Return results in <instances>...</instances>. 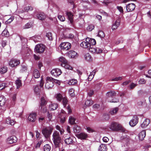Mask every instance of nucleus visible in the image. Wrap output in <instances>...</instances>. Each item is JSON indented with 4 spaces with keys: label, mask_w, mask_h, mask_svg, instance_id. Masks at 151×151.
I'll return each mask as SVG.
<instances>
[{
    "label": "nucleus",
    "mask_w": 151,
    "mask_h": 151,
    "mask_svg": "<svg viewBox=\"0 0 151 151\" xmlns=\"http://www.w3.org/2000/svg\"><path fill=\"white\" fill-rule=\"evenodd\" d=\"M20 63V61L15 59H12L9 62V65L12 67L18 65Z\"/></svg>",
    "instance_id": "obj_13"
},
{
    "label": "nucleus",
    "mask_w": 151,
    "mask_h": 151,
    "mask_svg": "<svg viewBox=\"0 0 151 151\" xmlns=\"http://www.w3.org/2000/svg\"><path fill=\"white\" fill-rule=\"evenodd\" d=\"M67 15L68 17V23L70 26L73 27V15L70 12H67Z\"/></svg>",
    "instance_id": "obj_9"
},
{
    "label": "nucleus",
    "mask_w": 151,
    "mask_h": 151,
    "mask_svg": "<svg viewBox=\"0 0 151 151\" xmlns=\"http://www.w3.org/2000/svg\"><path fill=\"white\" fill-rule=\"evenodd\" d=\"M135 7V5L133 3L128 4L126 6V9L127 12H131L133 11Z\"/></svg>",
    "instance_id": "obj_19"
},
{
    "label": "nucleus",
    "mask_w": 151,
    "mask_h": 151,
    "mask_svg": "<svg viewBox=\"0 0 151 151\" xmlns=\"http://www.w3.org/2000/svg\"><path fill=\"white\" fill-rule=\"evenodd\" d=\"M34 91L36 94L40 97V96H45V93L44 91H41L38 86H36L34 88Z\"/></svg>",
    "instance_id": "obj_14"
},
{
    "label": "nucleus",
    "mask_w": 151,
    "mask_h": 151,
    "mask_svg": "<svg viewBox=\"0 0 151 151\" xmlns=\"http://www.w3.org/2000/svg\"><path fill=\"white\" fill-rule=\"evenodd\" d=\"M76 118L73 116H69L68 120V122L70 124H73L75 123Z\"/></svg>",
    "instance_id": "obj_32"
},
{
    "label": "nucleus",
    "mask_w": 151,
    "mask_h": 151,
    "mask_svg": "<svg viewBox=\"0 0 151 151\" xmlns=\"http://www.w3.org/2000/svg\"><path fill=\"white\" fill-rule=\"evenodd\" d=\"M96 71L93 70V71L90 73V75L88 76V80L89 81H91L93 78L94 75L96 73Z\"/></svg>",
    "instance_id": "obj_33"
},
{
    "label": "nucleus",
    "mask_w": 151,
    "mask_h": 151,
    "mask_svg": "<svg viewBox=\"0 0 151 151\" xmlns=\"http://www.w3.org/2000/svg\"><path fill=\"white\" fill-rule=\"evenodd\" d=\"M72 142V139L69 137L68 138H67V144H69Z\"/></svg>",
    "instance_id": "obj_56"
},
{
    "label": "nucleus",
    "mask_w": 151,
    "mask_h": 151,
    "mask_svg": "<svg viewBox=\"0 0 151 151\" xmlns=\"http://www.w3.org/2000/svg\"><path fill=\"white\" fill-rule=\"evenodd\" d=\"M67 55L69 58H76L78 57L77 53L73 50H71L67 52Z\"/></svg>",
    "instance_id": "obj_12"
},
{
    "label": "nucleus",
    "mask_w": 151,
    "mask_h": 151,
    "mask_svg": "<svg viewBox=\"0 0 151 151\" xmlns=\"http://www.w3.org/2000/svg\"><path fill=\"white\" fill-rule=\"evenodd\" d=\"M44 96H42L41 97L40 106H46L47 103V101L44 98Z\"/></svg>",
    "instance_id": "obj_25"
},
{
    "label": "nucleus",
    "mask_w": 151,
    "mask_h": 151,
    "mask_svg": "<svg viewBox=\"0 0 151 151\" xmlns=\"http://www.w3.org/2000/svg\"><path fill=\"white\" fill-rule=\"evenodd\" d=\"M73 129V131L75 133H78L81 131V127L76 125L74 126Z\"/></svg>",
    "instance_id": "obj_30"
},
{
    "label": "nucleus",
    "mask_w": 151,
    "mask_h": 151,
    "mask_svg": "<svg viewBox=\"0 0 151 151\" xmlns=\"http://www.w3.org/2000/svg\"><path fill=\"white\" fill-rule=\"evenodd\" d=\"M94 93V91L92 90H90L88 92V95L90 96H91Z\"/></svg>",
    "instance_id": "obj_61"
},
{
    "label": "nucleus",
    "mask_w": 151,
    "mask_h": 151,
    "mask_svg": "<svg viewBox=\"0 0 151 151\" xmlns=\"http://www.w3.org/2000/svg\"><path fill=\"white\" fill-rule=\"evenodd\" d=\"M98 35L99 37L101 38L104 37L105 35L104 32L102 31H99V32Z\"/></svg>",
    "instance_id": "obj_48"
},
{
    "label": "nucleus",
    "mask_w": 151,
    "mask_h": 151,
    "mask_svg": "<svg viewBox=\"0 0 151 151\" xmlns=\"http://www.w3.org/2000/svg\"><path fill=\"white\" fill-rule=\"evenodd\" d=\"M51 149V147L48 144L45 145L44 146V151H50Z\"/></svg>",
    "instance_id": "obj_44"
},
{
    "label": "nucleus",
    "mask_w": 151,
    "mask_h": 151,
    "mask_svg": "<svg viewBox=\"0 0 151 151\" xmlns=\"http://www.w3.org/2000/svg\"><path fill=\"white\" fill-rule=\"evenodd\" d=\"M117 9L119 10V11L121 13H123V8L121 6H118L117 7Z\"/></svg>",
    "instance_id": "obj_57"
},
{
    "label": "nucleus",
    "mask_w": 151,
    "mask_h": 151,
    "mask_svg": "<svg viewBox=\"0 0 151 151\" xmlns=\"http://www.w3.org/2000/svg\"><path fill=\"white\" fill-rule=\"evenodd\" d=\"M24 10L25 12H28L33 10V8L32 6H28L25 7Z\"/></svg>",
    "instance_id": "obj_41"
},
{
    "label": "nucleus",
    "mask_w": 151,
    "mask_h": 151,
    "mask_svg": "<svg viewBox=\"0 0 151 151\" xmlns=\"http://www.w3.org/2000/svg\"><path fill=\"white\" fill-rule=\"evenodd\" d=\"M37 18L40 20H44L46 17V15L43 12L37 13L36 15Z\"/></svg>",
    "instance_id": "obj_17"
},
{
    "label": "nucleus",
    "mask_w": 151,
    "mask_h": 151,
    "mask_svg": "<svg viewBox=\"0 0 151 151\" xmlns=\"http://www.w3.org/2000/svg\"><path fill=\"white\" fill-rule=\"evenodd\" d=\"M36 113H32L30 114L28 117V119L29 121L34 122L36 120Z\"/></svg>",
    "instance_id": "obj_21"
},
{
    "label": "nucleus",
    "mask_w": 151,
    "mask_h": 151,
    "mask_svg": "<svg viewBox=\"0 0 151 151\" xmlns=\"http://www.w3.org/2000/svg\"><path fill=\"white\" fill-rule=\"evenodd\" d=\"M109 128L113 131L121 130L123 132L125 131V129L121 124L115 122H112Z\"/></svg>",
    "instance_id": "obj_3"
},
{
    "label": "nucleus",
    "mask_w": 151,
    "mask_h": 151,
    "mask_svg": "<svg viewBox=\"0 0 151 151\" xmlns=\"http://www.w3.org/2000/svg\"><path fill=\"white\" fill-rule=\"evenodd\" d=\"M86 129L87 132L89 133H91L93 131V130L89 127H87L86 128Z\"/></svg>",
    "instance_id": "obj_63"
},
{
    "label": "nucleus",
    "mask_w": 151,
    "mask_h": 151,
    "mask_svg": "<svg viewBox=\"0 0 151 151\" xmlns=\"http://www.w3.org/2000/svg\"><path fill=\"white\" fill-rule=\"evenodd\" d=\"M103 140L104 142H107L109 141V139L107 137H103Z\"/></svg>",
    "instance_id": "obj_64"
},
{
    "label": "nucleus",
    "mask_w": 151,
    "mask_h": 151,
    "mask_svg": "<svg viewBox=\"0 0 151 151\" xmlns=\"http://www.w3.org/2000/svg\"><path fill=\"white\" fill-rule=\"evenodd\" d=\"M53 78L51 77H47L46 78V83L45 84V87L47 89L52 88L54 86L53 82Z\"/></svg>",
    "instance_id": "obj_4"
},
{
    "label": "nucleus",
    "mask_w": 151,
    "mask_h": 151,
    "mask_svg": "<svg viewBox=\"0 0 151 151\" xmlns=\"http://www.w3.org/2000/svg\"><path fill=\"white\" fill-rule=\"evenodd\" d=\"M55 97L57 100L60 102L63 99V104L64 106L65 107L66 106V98L64 97L63 98L62 95L60 93H58L55 95Z\"/></svg>",
    "instance_id": "obj_8"
},
{
    "label": "nucleus",
    "mask_w": 151,
    "mask_h": 151,
    "mask_svg": "<svg viewBox=\"0 0 151 151\" xmlns=\"http://www.w3.org/2000/svg\"><path fill=\"white\" fill-rule=\"evenodd\" d=\"M53 128L50 127H47L42 130V132L45 138L49 137L51 134Z\"/></svg>",
    "instance_id": "obj_6"
},
{
    "label": "nucleus",
    "mask_w": 151,
    "mask_h": 151,
    "mask_svg": "<svg viewBox=\"0 0 151 151\" xmlns=\"http://www.w3.org/2000/svg\"><path fill=\"white\" fill-rule=\"evenodd\" d=\"M77 82V81L76 80L73 79L69 81L68 82V84L69 85H74Z\"/></svg>",
    "instance_id": "obj_37"
},
{
    "label": "nucleus",
    "mask_w": 151,
    "mask_h": 151,
    "mask_svg": "<svg viewBox=\"0 0 151 151\" xmlns=\"http://www.w3.org/2000/svg\"><path fill=\"white\" fill-rule=\"evenodd\" d=\"M50 109L52 110L56 109L58 107V104H57L51 103L49 105Z\"/></svg>",
    "instance_id": "obj_26"
},
{
    "label": "nucleus",
    "mask_w": 151,
    "mask_h": 151,
    "mask_svg": "<svg viewBox=\"0 0 151 151\" xmlns=\"http://www.w3.org/2000/svg\"><path fill=\"white\" fill-rule=\"evenodd\" d=\"M122 79V77L120 76L118 77H116L114 78H113L111 80V81H117L121 80Z\"/></svg>",
    "instance_id": "obj_51"
},
{
    "label": "nucleus",
    "mask_w": 151,
    "mask_h": 151,
    "mask_svg": "<svg viewBox=\"0 0 151 151\" xmlns=\"http://www.w3.org/2000/svg\"><path fill=\"white\" fill-rule=\"evenodd\" d=\"M59 60L62 63L61 65L62 67H65L66 66V60L65 58L63 57H61L59 58Z\"/></svg>",
    "instance_id": "obj_24"
},
{
    "label": "nucleus",
    "mask_w": 151,
    "mask_h": 151,
    "mask_svg": "<svg viewBox=\"0 0 151 151\" xmlns=\"http://www.w3.org/2000/svg\"><path fill=\"white\" fill-rule=\"evenodd\" d=\"M137 84H134L133 83H132L129 86V87L130 89H133L136 86Z\"/></svg>",
    "instance_id": "obj_60"
},
{
    "label": "nucleus",
    "mask_w": 151,
    "mask_h": 151,
    "mask_svg": "<svg viewBox=\"0 0 151 151\" xmlns=\"http://www.w3.org/2000/svg\"><path fill=\"white\" fill-rule=\"evenodd\" d=\"M86 60L88 61H91L92 60V58L90 54L88 53L86 54L84 56Z\"/></svg>",
    "instance_id": "obj_31"
},
{
    "label": "nucleus",
    "mask_w": 151,
    "mask_h": 151,
    "mask_svg": "<svg viewBox=\"0 0 151 151\" xmlns=\"http://www.w3.org/2000/svg\"><path fill=\"white\" fill-rule=\"evenodd\" d=\"M120 21L119 19H117L115 21L112 26V30H115L120 25Z\"/></svg>",
    "instance_id": "obj_22"
},
{
    "label": "nucleus",
    "mask_w": 151,
    "mask_h": 151,
    "mask_svg": "<svg viewBox=\"0 0 151 151\" xmlns=\"http://www.w3.org/2000/svg\"><path fill=\"white\" fill-rule=\"evenodd\" d=\"M39 108L41 112L43 113H45L47 111V109L46 106H40Z\"/></svg>",
    "instance_id": "obj_40"
},
{
    "label": "nucleus",
    "mask_w": 151,
    "mask_h": 151,
    "mask_svg": "<svg viewBox=\"0 0 151 151\" xmlns=\"http://www.w3.org/2000/svg\"><path fill=\"white\" fill-rule=\"evenodd\" d=\"M17 138L15 136H11L6 140V142L7 143L11 144L16 142L17 141Z\"/></svg>",
    "instance_id": "obj_16"
},
{
    "label": "nucleus",
    "mask_w": 151,
    "mask_h": 151,
    "mask_svg": "<svg viewBox=\"0 0 151 151\" xmlns=\"http://www.w3.org/2000/svg\"><path fill=\"white\" fill-rule=\"evenodd\" d=\"M6 83H3L0 84V88H2L1 89H3L6 87Z\"/></svg>",
    "instance_id": "obj_54"
},
{
    "label": "nucleus",
    "mask_w": 151,
    "mask_h": 151,
    "mask_svg": "<svg viewBox=\"0 0 151 151\" xmlns=\"http://www.w3.org/2000/svg\"><path fill=\"white\" fill-rule=\"evenodd\" d=\"M96 48L93 47V45H91V46L89 47L88 49L90 52L93 53H95L96 52Z\"/></svg>",
    "instance_id": "obj_39"
},
{
    "label": "nucleus",
    "mask_w": 151,
    "mask_h": 151,
    "mask_svg": "<svg viewBox=\"0 0 151 151\" xmlns=\"http://www.w3.org/2000/svg\"><path fill=\"white\" fill-rule=\"evenodd\" d=\"M85 104L87 106H90L93 104V101L91 100H87L86 101Z\"/></svg>",
    "instance_id": "obj_42"
},
{
    "label": "nucleus",
    "mask_w": 151,
    "mask_h": 151,
    "mask_svg": "<svg viewBox=\"0 0 151 151\" xmlns=\"http://www.w3.org/2000/svg\"><path fill=\"white\" fill-rule=\"evenodd\" d=\"M8 70V68L6 66H3L0 69V72L1 74H4L6 73Z\"/></svg>",
    "instance_id": "obj_35"
},
{
    "label": "nucleus",
    "mask_w": 151,
    "mask_h": 151,
    "mask_svg": "<svg viewBox=\"0 0 151 151\" xmlns=\"http://www.w3.org/2000/svg\"><path fill=\"white\" fill-rule=\"evenodd\" d=\"M58 18L60 21L62 22L64 21L65 20V18L63 16L59 15L58 16Z\"/></svg>",
    "instance_id": "obj_52"
},
{
    "label": "nucleus",
    "mask_w": 151,
    "mask_h": 151,
    "mask_svg": "<svg viewBox=\"0 0 151 151\" xmlns=\"http://www.w3.org/2000/svg\"><path fill=\"white\" fill-rule=\"evenodd\" d=\"M16 84L17 86V88L18 89L22 85L21 81L19 79L16 80Z\"/></svg>",
    "instance_id": "obj_38"
},
{
    "label": "nucleus",
    "mask_w": 151,
    "mask_h": 151,
    "mask_svg": "<svg viewBox=\"0 0 151 151\" xmlns=\"http://www.w3.org/2000/svg\"><path fill=\"white\" fill-rule=\"evenodd\" d=\"M52 140L55 147H59L61 142V138L59 132L55 131L52 135Z\"/></svg>",
    "instance_id": "obj_2"
},
{
    "label": "nucleus",
    "mask_w": 151,
    "mask_h": 151,
    "mask_svg": "<svg viewBox=\"0 0 151 151\" xmlns=\"http://www.w3.org/2000/svg\"><path fill=\"white\" fill-rule=\"evenodd\" d=\"M65 112L63 109H61L60 113L58 115V117L60 118V122L63 123L65 120Z\"/></svg>",
    "instance_id": "obj_11"
},
{
    "label": "nucleus",
    "mask_w": 151,
    "mask_h": 151,
    "mask_svg": "<svg viewBox=\"0 0 151 151\" xmlns=\"http://www.w3.org/2000/svg\"><path fill=\"white\" fill-rule=\"evenodd\" d=\"M94 28V26L93 24L89 25L87 27V29L89 31H91Z\"/></svg>",
    "instance_id": "obj_46"
},
{
    "label": "nucleus",
    "mask_w": 151,
    "mask_h": 151,
    "mask_svg": "<svg viewBox=\"0 0 151 151\" xmlns=\"http://www.w3.org/2000/svg\"><path fill=\"white\" fill-rule=\"evenodd\" d=\"M139 83L141 84H144L145 83V80L143 79H141L139 81Z\"/></svg>",
    "instance_id": "obj_58"
},
{
    "label": "nucleus",
    "mask_w": 151,
    "mask_h": 151,
    "mask_svg": "<svg viewBox=\"0 0 151 151\" xmlns=\"http://www.w3.org/2000/svg\"><path fill=\"white\" fill-rule=\"evenodd\" d=\"M47 116L48 118L50 120L52 119V116L51 113H50L49 112L47 113Z\"/></svg>",
    "instance_id": "obj_62"
},
{
    "label": "nucleus",
    "mask_w": 151,
    "mask_h": 151,
    "mask_svg": "<svg viewBox=\"0 0 151 151\" xmlns=\"http://www.w3.org/2000/svg\"><path fill=\"white\" fill-rule=\"evenodd\" d=\"M14 16H11L9 19H8L6 22V24H7L10 23L12 21L14 20Z\"/></svg>",
    "instance_id": "obj_47"
},
{
    "label": "nucleus",
    "mask_w": 151,
    "mask_h": 151,
    "mask_svg": "<svg viewBox=\"0 0 151 151\" xmlns=\"http://www.w3.org/2000/svg\"><path fill=\"white\" fill-rule=\"evenodd\" d=\"M77 137L81 139H85L88 137V134L85 133L81 132L76 135Z\"/></svg>",
    "instance_id": "obj_20"
},
{
    "label": "nucleus",
    "mask_w": 151,
    "mask_h": 151,
    "mask_svg": "<svg viewBox=\"0 0 151 151\" xmlns=\"http://www.w3.org/2000/svg\"><path fill=\"white\" fill-rule=\"evenodd\" d=\"M74 91L73 88L70 89L68 93L69 95L71 97L74 96H75V94L74 93Z\"/></svg>",
    "instance_id": "obj_45"
},
{
    "label": "nucleus",
    "mask_w": 151,
    "mask_h": 151,
    "mask_svg": "<svg viewBox=\"0 0 151 151\" xmlns=\"http://www.w3.org/2000/svg\"><path fill=\"white\" fill-rule=\"evenodd\" d=\"M1 35L2 36L7 37L9 35V33L8 31L6 30H4L1 33Z\"/></svg>",
    "instance_id": "obj_49"
},
{
    "label": "nucleus",
    "mask_w": 151,
    "mask_h": 151,
    "mask_svg": "<svg viewBox=\"0 0 151 151\" xmlns=\"http://www.w3.org/2000/svg\"><path fill=\"white\" fill-rule=\"evenodd\" d=\"M5 97L2 96H0V106H3L6 103Z\"/></svg>",
    "instance_id": "obj_28"
},
{
    "label": "nucleus",
    "mask_w": 151,
    "mask_h": 151,
    "mask_svg": "<svg viewBox=\"0 0 151 151\" xmlns=\"http://www.w3.org/2000/svg\"><path fill=\"white\" fill-rule=\"evenodd\" d=\"M67 109V110L68 114H70L72 112V110L70 107L69 106H68Z\"/></svg>",
    "instance_id": "obj_59"
},
{
    "label": "nucleus",
    "mask_w": 151,
    "mask_h": 151,
    "mask_svg": "<svg viewBox=\"0 0 151 151\" xmlns=\"http://www.w3.org/2000/svg\"><path fill=\"white\" fill-rule=\"evenodd\" d=\"M138 104L139 105H142L143 106V107H145L147 106V104H146V102H142L140 101V102H138Z\"/></svg>",
    "instance_id": "obj_55"
},
{
    "label": "nucleus",
    "mask_w": 151,
    "mask_h": 151,
    "mask_svg": "<svg viewBox=\"0 0 151 151\" xmlns=\"http://www.w3.org/2000/svg\"><path fill=\"white\" fill-rule=\"evenodd\" d=\"M118 110V108H114L110 110V113L111 115H114L117 113Z\"/></svg>",
    "instance_id": "obj_36"
},
{
    "label": "nucleus",
    "mask_w": 151,
    "mask_h": 151,
    "mask_svg": "<svg viewBox=\"0 0 151 151\" xmlns=\"http://www.w3.org/2000/svg\"><path fill=\"white\" fill-rule=\"evenodd\" d=\"M139 118L136 115L134 116L132 119L130 121L129 124L131 127L135 126L138 122Z\"/></svg>",
    "instance_id": "obj_10"
},
{
    "label": "nucleus",
    "mask_w": 151,
    "mask_h": 151,
    "mask_svg": "<svg viewBox=\"0 0 151 151\" xmlns=\"http://www.w3.org/2000/svg\"><path fill=\"white\" fill-rule=\"evenodd\" d=\"M51 73L52 76L56 77L61 75L62 72L60 69L58 68H56L52 70H51Z\"/></svg>",
    "instance_id": "obj_15"
},
{
    "label": "nucleus",
    "mask_w": 151,
    "mask_h": 151,
    "mask_svg": "<svg viewBox=\"0 0 151 151\" xmlns=\"http://www.w3.org/2000/svg\"><path fill=\"white\" fill-rule=\"evenodd\" d=\"M96 44V41L95 39L87 37L85 41L81 42L80 45L84 48L88 49L91 46V45H94Z\"/></svg>",
    "instance_id": "obj_1"
},
{
    "label": "nucleus",
    "mask_w": 151,
    "mask_h": 151,
    "mask_svg": "<svg viewBox=\"0 0 151 151\" xmlns=\"http://www.w3.org/2000/svg\"><path fill=\"white\" fill-rule=\"evenodd\" d=\"M16 98V94H14L13 95L12 98V104H14Z\"/></svg>",
    "instance_id": "obj_53"
},
{
    "label": "nucleus",
    "mask_w": 151,
    "mask_h": 151,
    "mask_svg": "<svg viewBox=\"0 0 151 151\" xmlns=\"http://www.w3.org/2000/svg\"><path fill=\"white\" fill-rule=\"evenodd\" d=\"M48 39L50 40H52L53 39L52 34L51 32H49L47 33L46 35Z\"/></svg>",
    "instance_id": "obj_43"
},
{
    "label": "nucleus",
    "mask_w": 151,
    "mask_h": 151,
    "mask_svg": "<svg viewBox=\"0 0 151 151\" xmlns=\"http://www.w3.org/2000/svg\"><path fill=\"white\" fill-rule=\"evenodd\" d=\"M33 76L35 78H37L40 77V74L39 71L37 69H35L33 73Z\"/></svg>",
    "instance_id": "obj_29"
},
{
    "label": "nucleus",
    "mask_w": 151,
    "mask_h": 151,
    "mask_svg": "<svg viewBox=\"0 0 151 151\" xmlns=\"http://www.w3.org/2000/svg\"><path fill=\"white\" fill-rule=\"evenodd\" d=\"M107 148L105 145H101L99 148V151H106Z\"/></svg>",
    "instance_id": "obj_34"
},
{
    "label": "nucleus",
    "mask_w": 151,
    "mask_h": 151,
    "mask_svg": "<svg viewBox=\"0 0 151 151\" xmlns=\"http://www.w3.org/2000/svg\"><path fill=\"white\" fill-rule=\"evenodd\" d=\"M66 45V42H62L60 45V47L61 50H63L65 49L66 47H64Z\"/></svg>",
    "instance_id": "obj_50"
},
{
    "label": "nucleus",
    "mask_w": 151,
    "mask_h": 151,
    "mask_svg": "<svg viewBox=\"0 0 151 151\" xmlns=\"http://www.w3.org/2000/svg\"><path fill=\"white\" fill-rule=\"evenodd\" d=\"M146 136V130H142L139 134V139L140 140H142Z\"/></svg>",
    "instance_id": "obj_23"
},
{
    "label": "nucleus",
    "mask_w": 151,
    "mask_h": 151,
    "mask_svg": "<svg viewBox=\"0 0 151 151\" xmlns=\"http://www.w3.org/2000/svg\"><path fill=\"white\" fill-rule=\"evenodd\" d=\"M115 93L113 91H110L107 92L106 94V97H107V100L110 102H117L119 101L118 100H115L114 99H112L113 96L115 95Z\"/></svg>",
    "instance_id": "obj_5"
},
{
    "label": "nucleus",
    "mask_w": 151,
    "mask_h": 151,
    "mask_svg": "<svg viewBox=\"0 0 151 151\" xmlns=\"http://www.w3.org/2000/svg\"><path fill=\"white\" fill-rule=\"evenodd\" d=\"M150 122V121L148 119H145L141 125V127L143 128H146Z\"/></svg>",
    "instance_id": "obj_18"
},
{
    "label": "nucleus",
    "mask_w": 151,
    "mask_h": 151,
    "mask_svg": "<svg viewBox=\"0 0 151 151\" xmlns=\"http://www.w3.org/2000/svg\"><path fill=\"white\" fill-rule=\"evenodd\" d=\"M46 48L45 46L43 44H40L37 45L35 48V52L37 53H43Z\"/></svg>",
    "instance_id": "obj_7"
},
{
    "label": "nucleus",
    "mask_w": 151,
    "mask_h": 151,
    "mask_svg": "<svg viewBox=\"0 0 151 151\" xmlns=\"http://www.w3.org/2000/svg\"><path fill=\"white\" fill-rule=\"evenodd\" d=\"M6 122L7 124L11 125H14L15 123V121L11 119L10 118H7L6 119Z\"/></svg>",
    "instance_id": "obj_27"
}]
</instances>
